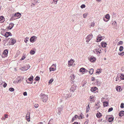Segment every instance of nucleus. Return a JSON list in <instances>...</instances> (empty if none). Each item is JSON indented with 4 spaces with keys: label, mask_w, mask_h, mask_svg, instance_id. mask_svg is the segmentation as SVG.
Returning a JSON list of instances; mask_svg holds the SVG:
<instances>
[{
    "label": "nucleus",
    "mask_w": 124,
    "mask_h": 124,
    "mask_svg": "<svg viewBox=\"0 0 124 124\" xmlns=\"http://www.w3.org/2000/svg\"><path fill=\"white\" fill-rule=\"evenodd\" d=\"M40 96L41 98L43 99V101H46L48 99L47 95L41 93L40 94Z\"/></svg>",
    "instance_id": "nucleus-1"
},
{
    "label": "nucleus",
    "mask_w": 124,
    "mask_h": 124,
    "mask_svg": "<svg viewBox=\"0 0 124 124\" xmlns=\"http://www.w3.org/2000/svg\"><path fill=\"white\" fill-rule=\"evenodd\" d=\"M21 16V14L19 12H17L15 13L13 17H14V19H15L17 18H19Z\"/></svg>",
    "instance_id": "nucleus-2"
},
{
    "label": "nucleus",
    "mask_w": 124,
    "mask_h": 124,
    "mask_svg": "<svg viewBox=\"0 0 124 124\" xmlns=\"http://www.w3.org/2000/svg\"><path fill=\"white\" fill-rule=\"evenodd\" d=\"M110 18V15L109 14H107L105 16V17L103 18V19L105 21L107 22L108 21Z\"/></svg>",
    "instance_id": "nucleus-3"
},
{
    "label": "nucleus",
    "mask_w": 124,
    "mask_h": 124,
    "mask_svg": "<svg viewBox=\"0 0 124 124\" xmlns=\"http://www.w3.org/2000/svg\"><path fill=\"white\" fill-rule=\"evenodd\" d=\"M56 64H53L50 68V71H55L56 70Z\"/></svg>",
    "instance_id": "nucleus-4"
},
{
    "label": "nucleus",
    "mask_w": 124,
    "mask_h": 124,
    "mask_svg": "<svg viewBox=\"0 0 124 124\" xmlns=\"http://www.w3.org/2000/svg\"><path fill=\"white\" fill-rule=\"evenodd\" d=\"M92 35L90 34L88 35L86 38V42H88L92 38Z\"/></svg>",
    "instance_id": "nucleus-5"
},
{
    "label": "nucleus",
    "mask_w": 124,
    "mask_h": 124,
    "mask_svg": "<svg viewBox=\"0 0 124 124\" xmlns=\"http://www.w3.org/2000/svg\"><path fill=\"white\" fill-rule=\"evenodd\" d=\"M8 50L7 49H6L3 52V54L4 55V56H3V55L2 54V57H5V56H6L7 55H8Z\"/></svg>",
    "instance_id": "nucleus-6"
},
{
    "label": "nucleus",
    "mask_w": 124,
    "mask_h": 124,
    "mask_svg": "<svg viewBox=\"0 0 124 124\" xmlns=\"http://www.w3.org/2000/svg\"><path fill=\"white\" fill-rule=\"evenodd\" d=\"M76 87L75 85H73L71 86V88L70 89V91L72 92H74L75 90L76 89Z\"/></svg>",
    "instance_id": "nucleus-7"
},
{
    "label": "nucleus",
    "mask_w": 124,
    "mask_h": 124,
    "mask_svg": "<svg viewBox=\"0 0 124 124\" xmlns=\"http://www.w3.org/2000/svg\"><path fill=\"white\" fill-rule=\"evenodd\" d=\"M102 37L100 35H99L97 38V41L99 42L102 39Z\"/></svg>",
    "instance_id": "nucleus-8"
},
{
    "label": "nucleus",
    "mask_w": 124,
    "mask_h": 124,
    "mask_svg": "<svg viewBox=\"0 0 124 124\" xmlns=\"http://www.w3.org/2000/svg\"><path fill=\"white\" fill-rule=\"evenodd\" d=\"M36 39V37L35 36H33L31 37L30 38V41L31 42H33Z\"/></svg>",
    "instance_id": "nucleus-9"
},
{
    "label": "nucleus",
    "mask_w": 124,
    "mask_h": 124,
    "mask_svg": "<svg viewBox=\"0 0 124 124\" xmlns=\"http://www.w3.org/2000/svg\"><path fill=\"white\" fill-rule=\"evenodd\" d=\"M23 80V78L21 77H19L17 78L16 81L18 83H20Z\"/></svg>",
    "instance_id": "nucleus-10"
},
{
    "label": "nucleus",
    "mask_w": 124,
    "mask_h": 124,
    "mask_svg": "<svg viewBox=\"0 0 124 124\" xmlns=\"http://www.w3.org/2000/svg\"><path fill=\"white\" fill-rule=\"evenodd\" d=\"M14 24L13 23H10L9 24V26L8 27V29H9L10 30L12 29V28L14 26Z\"/></svg>",
    "instance_id": "nucleus-11"
},
{
    "label": "nucleus",
    "mask_w": 124,
    "mask_h": 124,
    "mask_svg": "<svg viewBox=\"0 0 124 124\" xmlns=\"http://www.w3.org/2000/svg\"><path fill=\"white\" fill-rule=\"evenodd\" d=\"M121 80L120 76V75L119 74H117V77L116 78V81H117L118 80L119 81H120Z\"/></svg>",
    "instance_id": "nucleus-12"
},
{
    "label": "nucleus",
    "mask_w": 124,
    "mask_h": 124,
    "mask_svg": "<svg viewBox=\"0 0 124 124\" xmlns=\"http://www.w3.org/2000/svg\"><path fill=\"white\" fill-rule=\"evenodd\" d=\"M97 87H93L91 88V91L92 92H94V93H96V90L97 89Z\"/></svg>",
    "instance_id": "nucleus-13"
},
{
    "label": "nucleus",
    "mask_w": 124,
    "mask_h": 124,
    "mask_svg": "<svg viewBox=\"0 0 124 124\" xmlns=\"http://www.w3.org/2000/svg\"><path fill=\"white\" fill-rule=\"evenodd\" d=\"M68 93V92L66 91L65 94H64L63 95V97H64L66 98H67L69 96Z\"/></svg>",
    "instance_id": "nucleus-14"
},
{
    "label": "nucleus",
    "mask_w": 124,
    "mask_h": 124,
    "mask_svg": "<svg viewBox=\"0 0 124 124\" xmlns=\"http://www.w3.org/2000/svg\"><path fill=\"white\" fill-rule=\"evenodd\" d=\"M95 60L96 59L95 58L93 57H91L90 59V61L91 62L95 61Z\"/></svg>",
    "instance_id": "nucleus-15"
},
{
    "label": "nucleus",
    "mask_w": 124,
    "mask_h": 124,
    "mask_svg": "<svg viewBox=\"0 0 124 124\" xmlns=\"http://www.w3.org/2000/svg\"><path fill=\"white\" fill-rule=\"evenodd\" d=\"M4 17L3 16L0 17V23H3L4 21Z\"/></svg>",
    "instance_id": "nucleus-16"
},
{
    "label": "nucleus",
    "mask_w": 124,
    "mask_h": 124,
    "mask_svg": "<svg viewBox=\"0 0 124 124\" xmlns=\"http://www.w3.org/2000/svg\"><path fill=\"white\" fill-rule=\"evenodd\" d=\"M116 89L118 91L120 92L122 90V89L121 88L120 86H118V87H116Z\"/></svg>",
    "instance_id": "nucleus-17"
},
{
    "label": "nucleus",
    "mask_w": 124,
    "mask_h": 124,
    "mask_svg": "<svg viewBox=\"0 0 124 124\" xmlns=\"http://www.w3.org/2000/svg\"><path fill=\"white\" fill-rule=\"evenodd\" d=\"M86 70L84 68H81L80 69V72H85Z\"/></svg>",
    "instance_id": "nucleus-18"
},
{
    "label": "nucleus",
    "mask_w": 124,
    "mask_h": 124,
    "mask_svg": "<svg viewBox=\"0 0 124 124\" xmlns=\"http://www.w3.org/2000/svg\"><path fill=\"white\" fill-rule=\"evenodd\" d=\"M30 113H29L28 114H27L26 116V118L28 121H30Z\"/></svg>",
    "instance_id": "nucleus-19"
},
{
    "label": "nucleus",
    "mask_w": 124,
    "mask_h": 124,
    "mask_svg": "<svg viewBox=\"0 0 124 124\" xmlns=\"http://www.w3.org/2000/svg\"><path fill=\"white\" fill-rule=\"evenodd\" d=\"M124 115V111H121L119 113V115L120 116H122Z\"/></svg>",
    "instance_id": "nucleus-20"
},
{
    "label": "nucleus",
    "mask_w": 124,
    "mask_h": 124,
    "mask_svg": "<svg viewBox=\"0 0 124 124\" xmlns=\"http://www.w3.org/2000/svg\"><path fill=\"white\" fill-rule=\"evenodd\" d=\"M101 45L103 47H105L107 44L105 42H102L101 43Z\"/></svg>",
    "instance_id": "nucleus-21"
},
{
    "label": "nucleus",
    "mask_w": 124,
    "mask_h": 124,
    "mask_svg": "<svg viewBox=\"0 0 124 124\" xmlns=\"http://www.w3.org/2000/svg\"><path fill=\"white\" fill-rule=\"evenodd\" d=\"M74 62L73 60H70L68 61V65H72Z\"/></svg>",
    "instance_id": "nucleus-22"
},
{
    "label": "nucleus",
    "mask_w": 124,
    "mask_h": 124,
    "mask_svg": "<svg viewBox=\"0 0 124 124\" xmlns=\"http://www.w3.org/2000/svg\"><path fill=\"white\" fill-rule=\"evenodd\" d=\"M114 120V118L113 117H110L108 119V121L109 122H111L113 121Z\"/></svg>",
    "instance_id": "nucleus-23"
},
{
    "label": "nucleus",
    "mask_w": 124,
    "mask_h": 124,
    "mask_svg": "<svg viewBox=\"0 0 124 124\" xmlns=\"http://www.w3.org/2000/svg\"><path fill=\"white\" fill-rule=\"evenodd\" d=\"M96 116L97 117H101L102 116V114L100 112L97 113L96 115Z\"/></svg>",
    "instance_id": "nucleus-24"
},
{
    "label": "nucleus",
    "mask_w": 124,
    "mask_h": 124,
    "mask_svg": "<svg viewBox=\"0 0 124 124\" xmlns=\"http://www.w3.org/2000/svg\"><path fill=\"white\" fill-rule=\"evenodd\" d=\"M11 43L13 44H14L16 43L15 39H11Z\"/></svg>",
    "instance_id": "nucleus-25"
},
{
    "label": "nucleus",
    "mask_w": 124,
    "mask_h": 124,
    "mask_svg": "<svg viewBox=\"0 0 124 124\" xmlns=\"http://www.w3.org/2000/svg\"><path fill=\"white\" fill-rule=\"evenodd\" d=\"M89 104H90V103H89V104L88 103V106H87V108H86V113L88 112L89 110L90 109V108L89 106Z\"/></svg>",
    "instance_id": "nucleus-26"
},
{
    "label": "nucleus",
    "mask_w": 124,
    "mask_h": 124,
    "mask_svg": "<svg viewBox=\"0 0 124 124\" xmlns=\"http://www.w3.org/2000/svg\"><path fill=\"white\" fill-rule=\"evenodd\" d=\"M103 103L104 106L107 107L108 106V102H104Z\"/></svg>",
    "instance_id": "nucleus-27"
},
{
    "label": "nucleus",
    "mask_w": 124,
    "mask_h": 124,
    "mask_svg": "<svg viewBox=\"0 0 124 124\" xmlns=\"http://www.w3.org/2000/svg\"><path fill=\"white\" fill-rule=\"evenodd\" d=\"M78 117V116L77 115H76L75 116L72 118L71 121L72 122H73Z\"/></svg>",
    "instance_id": "nucleus-28"
},
{
    "label": "nucleus",
    "mask_w": 124,
    "mask_h": 124,
    "mask_svg": "<svg viewBox=\"0 0 124 124\" xmlns=\"http://www.w3.org/2000/svg\"><path fill=\"white\" fill-rule=\"evenodd\" d=\"M120 76V78L121 79L124 80V74H119Z\"/></svg>",
    "instance_id": "nucleus-29"
},
{
    "label": "nucleus",
    "mask_w": 124,
    "mask_h": 124,
    "mask_svg": "<svg viewBox=\"0 0 124 124\" xmlns=\"http://www.w3.org/2000/svg\"><path fill=\"white\" fill-rule=\"evenodd\" d=\"M70 77L72 80H74L75 78V76L74 74H72L70 76Z\"/></svg>",
    "instance_id": "nucleus-30"
},
{
    "label": "nucleus",
    "mask_w": 124,
    "mask_h": 124,
    "mask_svg": "<svg viewBox=\"0 0 124 124\" xmlns=\"http://www.w3.org/2000/svg\"><path fill=\"white\" fill-rule=\"evenodd\" d=\"M93 69L92 68L90 69V70L89 71V74L91 75L93 74Z\"/></svg>",
    "instance_id": "nucleus-31"
},
{
    "label": "nucleus",
    "mask_w": 124,
    "mask_h": 124,
    "mask_svg": "<svg viewBox=\"0 0 124 124\" xmlns=\"http://www.w3.org/2000/svg\"><path fill=\"white\" fill-rule=\"evenodd\" d=\"M53 119H51L49 121L48 124H53Z\"/></svg>",
    "instance_id": "nucleus-32"
},
{
    "label": "nucleus",
    "mask_w": 124,
    "mask_h": 124,
    "mask_svg": "<svg viewBox=\"0 0 124 124\" xmlns=\"http://www.w3.org/2000/svg\"><path fill=\"white\" fill-rule=\"evenodd\" d=\"M27 66H25V69L26 70H27L28 69H29L30 67V66L29 65H28Z\"/></svg>",
    "instance_id": "nucleus-33"
},
{
    "label": "nucleus",
    "mask_w": 124,
    "mask_h": 124,
    "mask_svg": "<svg viewBox=\"0 0 124 124\" xmlns=\"http://www.w3.org/2000/svg\"><path fill=\"white\" fill-rule=\"evenodd\" d=\"M101 72L100 71V70L99 69L97 70V71L96 73V74H99L101 73Z\"/></svg>",
    "instance_id": "nucleus-34"
},
{
    "label": "nucleus",
    "mask_w": 124,
    "mask_h": 124,
    "mask_svg": "<svg viewBox=\"0 0 124 124\" xmlns=\"http://www.w3.org/2000/svg\"><path fill=\"white\" fill-rule=\"evenodd\" d=\"M35 52L33 50H31V51L30 53L31 54H34Z\"/></svg>",
    "instance_id": "nucleus-35"
},
{
    "label": "nucleus",
    "mask_w": 124,
    "mask_h": 124,
    "mask_svg": "<svg viewBox=\"0 0 124 124\" xmlns=\"http://www.w3.org/2000/svg\"><path fill=\"white\" fill-rule=\"evenodd\" d=\"M33 76H32V77H30L28 79L29 80V81H32L33 80Z\"/></svg>",
    "instance_id": "nucleus-36"
},
{
    "label": "nucleus",
    "mask_w": 124,
    "mask_h": 124,
    "mask_svg": "<svg viewBox=\"0 0 124 124\" xmlns=\"http://www.w3.org/2000/svg\"><path fill=\"white\" fill-rule=\"evenodd\" d=\"M39 79H40L39 77H38V76H37L35 78V79L36 81H37L39 80Z\"/></svg>",
    "instance_id": "nucleus-37"
},
{
    "label": "nucleus",
    "mask_w": 124,
    "mask_h": 124,
    "mask_svg": "<svg viewBox=\"0 0 124 124\" xmlns=\"http://www.w3.org/2000/svg\"><path fill=\"white\" fill-rule=\"evenodd\" d=\"M88 15V14L86 13L83 14V16L84 18H85Z\"/></svg>",
    "instance_id": "nucleus-38"
},
{
    "label": "nucleus",
    "mask_w": 124,
    "mask_h": 124,
    "mask_svg": "<svg viewBox=\"0 0 124 124\" xmlns=\"http://www.w3.org/2000/svg\"><path fill=\"white\" fill-rule=\"evenodd\" d=\"M123 47L122 46H121L120 47L119 50L120 51H121L123 50Z\"/></svg>",
    "instance_id": "nucleus-39"
},
{
    "label": "nucleus",
    "mask_w": 124,
    "mask_h": 124,
    "mask_svg": "<svg viewBox=\"0 0 124 124\" xmlns=\"http://www.w3.org/2000/svg\"><path fill=\"white\" fill-rule=\"evenodd\" d=\"M113 110V108L112 107H111L109 108L108 109V112H109L112 111Z\"/></svg>",
    "instance_id": "nucleus-40"
},
{
    "label": "nucleus",
    "mask_w": 124,
    "mask_h": 124,
    "mask_svg": "<svg viewBox=\"0 0 124 124\" xmlns=\"http://www.w3.org/2000/svg\"><path fill=\"white\" fill-rule=\"evenodd\" d=\"M118 54L120 55L123 56L124 55V52H123L122 53H119Z\"/></svg>",
    "instance_id": "nucleus-41"
},
{
    "label": "nucleus",
    "mask_w": 124,
    "mask_h": 124,
    "mask_svg": "<svg viewBox=\"0 0 124 124\" xmlns=\"http://www.w3.org/2000/svg\"><path fill=\"white\" fill-rule=\"evenodd\" d=\"M25 66H24V67H21V68L20 69L22 70H26L25 69Z\"/></svg>",
    "instance_id": "nucleus-42"
},
{
    "label": "nucleus",
    "mask_w": 124,
    "mask_h": 124,
    "mask_svg": "<svg viewBox=\"0 0 124 124\" xmlns=\"http://www.w3.org/2000/svg\"><path fill=\"white\" fill-rule=\"evenodd\" d=\"M9 90L10 91L13 92L14 91V88H10L9 89Z\"/></svg>",
    "instance_id": "nucleus-43"
},
{
    "label": "nucleus",
    "mask_w": 124,
    "mask_h": 124,
    "mask_svg": "<svg viewBox=\"0 0 124 124\" xmlns=\"http://www.w3.org/2000/svg\"><path fill=\"white\" fill-rule=\"evenodd\" d=\"M53 80H54V79H50L49 81V82H48L49 83V84H51L52 82L53 81Z\"/></svg>",
    "instance_id": "nucleus-44"
},
{
    "label": "nucleus",
    "mask_w": 124,
    "mask_h": 124,
    "mask_svg": "<svg viewBox=\"0 0 124 124\" xmlns=\"http://www.w3.org/2000/svg\"><path fill=\"white\" fill-rule=\"evenodd\" d=\"M124 104L122 103H121V106H120V107L122 108H124Z\"/></svg>",
    "instance_id": "nucleus-45"
},
{
    "label": "nucleus",
    "mask_w": 124,
    "mask_h": 124,
    "mask_svg": "<svg viewBox=\"0 0 124 124\" xmlns=\"http://www.w3.org/2000/svg\"><path fill=\"white\" fill-rule=\"evenodd\" d=\"M6 33H7V35H9V36H12V34H11V33L10 32H6Z\"/></svg>",
    "instance_id": "nucleus-46"
},
{
    "label": "nucleus",
    "mask_w": 124,
    "mask_h": 124,
    "mask_svg": "<svg viewBox=\"0 0 124 124\" xmlns=\"http://www.w3.org/2000/svg\"><path fill=\"white\" fill-rule=\"evenodd\" d=\"M85 5L84 4H82L81 6V8H85Z\"/></svg>",
    "instance_id": "nucleus-47"
},
{
    "label": "nucleus",
    "mask_w": 124,
    "mask_h": 124,
    "mask_svg": "<svg viewBox=\"0 0 124 124\" xmlns=\"http://www.w3.org/2000/svg\"><path fill=\"white\" fill-rule=\"evenodd\" d=\"M4 35L5 36L6 38H7L9 36V35H7L6 33H5Z\"/></svg>",
    "instance_id": "nucleus-48"
},
{
    "label": "nucleus",
    "mask_w": 124,
    "mask_h": 124,
    "mask_svg": "<svg viewBox=\"0 0 124 124\" xmlns=\"http://www.w3.org/2000/svg\"><path fill=\"white\" fill-rule=\"evenodd\" d=\"M23 94L24 96H26L27 95V93L26 92H24L23 93Z\"/></svg>",
    "instance_id": "nucleus-49"
},
{
    "label": "nucleus",
    "mask_w": 124,
    "mask_h": 124,
    "mask_svg": "<svg viewBox=\"0 0 124 124\" xmlns=\"http://www.w3.org/2000/svg\"><path fill=\"white\" fill-rule=\"evenodd\" d=\"M25 58V57L24 56H22L21 60H23Z\"/></svg>",
    "instance_id": "nucleus-50"
},
{
    "label": "nucleus",
    "mask_w": 124,
    "mask_h": 124,
    "mask_svg": "<svg viewBox=\"0 0 124 124\" xmlns=\"http://www.w3.org/2000/svg\"><path fill=\"white\" fill-rule=\"evenodd\" d=\"M91 80L92 81H94L95 80V78L94 77H92L91 78Z\"/></svg>",
    "instance_id": "nucleus-51"
},
{
    "label": "nucleus",
    "mask_w": 124,
    "mask_h": 124,
    "mask_svg": "<svg viewBox=\"0 0 124 124\" xmlns=\"http://www.w3.org/2000/svg\"><path fill=\"white\" fill-rule=\"evenodd\" d=\"M7 85V84L6 83H5L3 85V86L4 87H5Z\"/></svg>",
    "instance_id": "nucleus-52"
},
{
    "label": "nucleus",
    "mask_w": 124,
    "mask_h": 124,
    "mask_svg": "<svg viewBox=\"0 0 124 124\" xmlns=\"http://www.w3.org/2000/svg\"><path fill=\"white\" fill-rule=\"evenodd\" d=\"M99 48H98H98L96 49H95V50L96 51V52H99V53H100V52L99 51H98L99 50Z\"/></svg>",
    "instance_id": "nucleus-53"
},
{
    "label": "nucleus",
    "mask_w": 124,
    "mask_h": 124,
    "mask_svg": "<svg viewBox=\"0 0 124 124\" xmlns=\"http://www.w3.org/2000/svg\"><path fill=\"white\" fill-rule=\"evenodd\" d=\"M123 43V42L122 41H120L119 42V44H122Z\"/></svg>",
    "instance_id": "nucleus-54"
},
{
    "label": "nucleus",
    "mask_w": 124,
    "mask_h": 124,
    "mask_svg": "<svg viewBox=\"0 0 124 124\" xmlns=\"http://www.w3.org/2000/svg\"><path fill=\"white\" fill-rule=\"evenodd\" d=\"M38 106V104H36L34 105V107L36 108H37Z\"/></svg>",
    "instance_id": "nucleus-55"
},
{
    "label": "nucleus",
    "mask_w": 124,
    "mask_h": 124,
    "mask_svg": "<svg viewBox=\"0 0 124 124\" xmlns=\"http://www.w3.org/2000/svg\"><path fill=\"white\" fill-rule=\"evenodd\" d=\"M93 97H92L91 96H90V101H92V100L93 99Z\"/></svg>",
    "instance_id": "nucleus-56"
},
{
    "label": "nucleus",
    "mask_w": 124,
    "mask_h": 124,
    "mask_svg": "<svg viewBox=\"0 0 124 124\" xmlns=\"http://www.w3.org/2000/svg\"><path fill=\"white\" fill-rule=\"evenodd\" d=\"M4 116H5V118H7L8 117V115H6V114H5L4 115Z\"/></svg>",
    "instance_id": "nucleus-57"
},
{
    "label": "nucleus",
    "mask_w": 124,
    "mask_h": 124,
    "mask_svg": "<svg viewBox=\"0 0 124 124\" xmlns=\"http://www.w3.org/2000/svg\"><path fill=\"white\" fill-rule=\"evenodd\" d=\"M83 82H84V84H83V85H85V84L86 83V82L85 81H83Z\"/></svg>",
    "instance_id": "nucleus-58"
},
{
    "label": "nucleus",
    "mask_w": 124,
    "mask_h": 124,
    "mask_svg": "<svg viewBox=\"0 0 124 124\" xmlns=\"http://www.w3.org/2000/svg\"><path fill=\"white\" fill-rule=\"evenodd\" d=\"M96 82L98 84H100V82H99L98 81H97H97H96Z\"/></svg>",
    "instance_id": "nucleus-59"
},
{
    "label": "nucleus",
    "mask_w": 124,
    "mask_h": 124,
    "mask_svg": "<svg viewBox=\"0 0 124 124\" xmlns=\"http://www.w3.org/2000/svg\"><path fill=\"white\" fill-rule=\"evenodd\" d=\"M98 106L97 107H96V108L97 109H98L99 108H100V106Z\"/></svg>",
    "instance_id": "nucleus-60"
},
{
    "label": "nucleus",
    "mask_w": 124,
    "mask_h": 124,
    "mask_svg": "<svg viewBox=\"0 0 124 124\" xmlns=\"http://www.w3.org/2000/svg\"><path fill=\"white\" fill-rule=\"evenodd\" d=\"M73 124H78V123L77 122H75L73 123Z\"/></svg>",
    "instance_id": "nucleus-61"
},
{
    "label": "nucleus",
    "mask_w": 124,
    "mask_h": 124,
    "mask_svg": "<svg viewBox=\"0 0 124 124\" xmlns=\"http://www.w3.org/2000/svg\"><path fill=\"white\" fill-rule=\"evenodd\" d=\"M28 40L27 39H25L24 40V41L25 43L27 42Z\"/></svg>",
    "instance_id": "nucleus-62"
},
{
    "label": "nucleus",
    "mask_w": 124,
    "mask_h": 124,
    "mask_svg": "<svg viewBox=\"0 0 124 124\" xmlns=\"http://www.w3.org/2000/svg\"><path fill=\"white\" fill-rule=\"evenodd\" d=\"M94 24H95V23H92V24H91V26H92V25H94Z\"/></svg>",
    "instance_id": "nucleus-63"
},
{
    "label": "nucleus",
    "mask_w": 124,
    "mask_h": 124,
    "mask_svg": "<svg viewBox=\"0 0 124 124\" xmlns=\"http://www.w3.org/2000/svg\"><path fill=\"white\" fill-rule=\"evenodd\" d=\"M92 101H92L93 102H94L95 100H94V99H93L92 100Z\"/></svg>",
    "instance_id": "nucleus-64"
}]
</instances>
